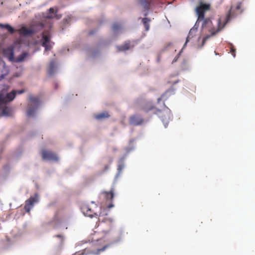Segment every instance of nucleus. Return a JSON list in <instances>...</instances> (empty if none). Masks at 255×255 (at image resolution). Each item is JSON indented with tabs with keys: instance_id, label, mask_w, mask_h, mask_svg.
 Returning a JSON list of instances; mask_svg holds the SVG:
<instances>
[{
	"instance_id": "obj_26",
	"label": "nucleus",
	"mask_w": 255,
	"mask_h": 255,
	"mask_svg": "<svg viewBox=\"0 0 255 255\" xmlns=\"http://www.w3.org/2000/svg\"><path fill=\"white\" fill-rule=\"evenodd\" d=\"M0 27L1 28H6L11 33H12L14 32V28L12 27H11L10 25H9L8 24L0 23Z\"/></svg>"
},
{
	"instance_id": "obj_22",
	"label": "nucleus",
	"mask_w": 255,
	"mask_h": 255,
	"mask_svg": "<svg viewBox=\"0 0 255 255\" xmlns=\"http://www.w3.org/2000/svg\"><path fill=\"white\" fill-rule=\"evenodd\" d=\"M174 94V91L172 89L167 90L160 98H158L157 102L159 103L161 101H164L171 95Z\"/></svg>"
},
{
	"instance_id": "obj_27",
	"label": "nucleus",
	"mask_w": 255,
	"mask_h": 255,
	"mask_svg": "<svg viewBox=\"0 0 255 255\" xmlns=\"http://www.w3.org/2000/svg\"><path fill=\"white\" fill-rule=\"evenodd\" d=\"M108 247V246H107V245L105 246L103 248H102L101 249H98L96 252H94V251L91 252L90 254H93V255H99V254L100 252L104 251L106 250V249H107Z\"/></svg>"
},
{
	"instance_id": "obj_14",
	"label": "nucleus",
	"mask_w": 255,
	"mask_h": 255,
	"mask_svg": "<svg viewBox=\"0 0 255 255\" xmlns=\"http://www.w3.org/2000/svg\"><path fill=\"white\" fill-rule=\"evenodd\" d=\"M9 102L7 101L3 103L0 102V109H1V115L5 117L10 116L12 113V109L5 106L6 103Z\"/></svg>"
},
{
	"instance_id": "obj_10",
	"label": "nucleus",
	"mask_w": 255,
	"mask_h": 255,
	"mask_svg": "<svg viewBox=\"0 0 255 255\" xmlns=\"http://www.w3.org/2000/svg\"><path fill=\"white\" fill-rule=\"evenodd\" d=\"M39 196L37 193L34 194V195L30 196L25 202V210L27 212H29L30 210L33 207L35 204L39 202Z\"/></svg>"
},
{
	"instance_id": "obj_16",
	"label": "nucleus",
	"mask_w": 255,
	"mask_h": 255,
	"mask_svg": "<svg viewBox=\"0 0 255 255\" xmlns=\"http://www.w3.org/2000/svg\"><path fill=\"white\" fill-rule=\"evenodd\" d=\"M3 54L11 62H13L14 60V51L12 47H8L3 50Z\"/></svg>"
},
{
	"instance_id": "obj_29",
	"label": "nucleus",
	"mask_w": 255,
	"mask_h": 255,
	"mask_svg": "<svg viewBox=\"0 0 255 255\" xmlns=\"http://www.w3.org/2000/svg\"><path fill=\"white\" fill-rule=\"evenodd\" d=\"M181 51H180L179 54L174 59L173 62H176L177 60V59L179 58V57L180 55L181 54Z\"/></svg>"
},
{
	"instance_id": "obj_23",
	"label": "nucleus",
	"mask_w": 255,
	"mask_h": 255,
	"mask_svg": "<svg viewBox=\"0 0 255 255\" xmlns=\"http://www.w3.org/2000/svg\"><path fill=\"white\" fill-rule=\"evenodd\" d=\"M28 53L27 52H23L21 55H19L16 58H14V60L13 62H21L23 61L28 56Z\"/></svg>"
},
{
	"instance_id": "obj_17",
	"label": "nucleus",
	"mask_w": 255,
	"mask_h": 255,
	"mask_svg": "<svg viewBox=\"0 0 255 255\" xmlns=\"http://www.w3.org/2000/svg\"><path fill=\"white\" fill-rule=\"evenodd\" d=\"M124 30L123 26L120 23H116L113 25L112 30L113 34L115 35L122 33L124 31Z\"/></svg>"
},
{
	"instance_id": "obj_38",
	"label": "nucleus",
	"mask_w": 255,
	"mask_h": 255,
	"mask_svg": "<svg viewBox=\"0 0 255 255\" xmlns=\"http://www.w3.org/2000/svg\"><path fill=\"white\" fill-rule=\"evenodd\" d=\"M177 82H178L177 81H176V82H174V84H175V83H176Z\"/></svg>"
},
{
	"instance_id": "obj_9",
	"label": "nucleus",
	"mask_w": 255,
	"mask_h": 255,
	"mask_svg": "<svg viewBox=\"0 0 255 255\" xmlns=\"http://www.w3.org/2000/svg\"><path fill=\"white\" fill-rule=\"evenodd\" d=\"M24 93L23 90L16 91L13 90L12 92L5 94L4 92L0 93V102H5V101H12L17 93L21 94Z\"/></svg>"
},
{
	"instance_id": "obj_15",
	"label": "nucleus",
	"mask_w": 255,
	"mask_h": 255,
	"mask_svg": "<svg viewBox=\"0 0 255 255\" xmlns=\"http://www.w3.org/2000/svg\"><path fill=\"white\" fill-rule=\"evenodd\" d=\"M143 122V119L139 115H132L129 119V124L133 126L140 125Z\"/></svg>"
},
{
	"instance_id": "obj_1",
	"label": "nucleus",
	"mask_w": 255,
	"mask_h": 255,
	"mask_svg": "<svg viewBox=\"0 0 255 255\" xmlns=\"http://www.w3.org/2000/svg\"><path fill=\"white\" fill-rule=\"evenodd\" d=\"M206 10H205L204 13ZM235 16L236 15L234 14L232 8L230 10L225 20L224 21L220 19L212 21L209 18L205 19L204 16L200 22V23H201L200 35L197 37V41L200 39L201 36L203 37L201 44H198V47L201 48L208 39L222 30L226 23Z\"/></svg>"
},
{
	"instance_id": "obj_37",
	"label": "nucleus",
	"mask_w": 255,
	"mask_h": 255,
	"mask_svg": "<svg viewBox=\"0 0 255 255\" xmlns=\"http://www.w3.org/2000/svg\"><path fill=\"white\" fill-rule=\"evenodd\" d=\"M67 20H68L67 19H65V22H67Z\"/></svg>"
},
{
	"instance_id": "obj_30",
	"label": "nucleus",
	"mask_w": 255,
	"mask_h": 255,
	"mask_svg": "<svg viewBox=\"0 0 255 255\" xmlns=\"http://www.w3.org/2000/svg\"><path fill=\"white\" fill-rule=\"evenodd\" d=\"M188 42H187V39L186 40V42L183 45V46L181 49V50L180 51H181V52H182L184 48H185V47L186 46V45H187V43H188Z\"/></svg>"
},
{
	"instance_id": "obj_4",
	"label": "nucleus",
	"mask_w": 255,
	"mask_h": 255,
	"mask_svg": "<svg viewBox=\"0 0 255 255\" xmlns=\"http://www.w3.org/2000/svg\"><path fill=\"white\" fill-rule=\"evenodd\" d=\"M150 111H152L153 113L157 115L161 119L164 127L166 128L172 117L169 109L164 105V109L162 111L156 110L155 111L153 107H150L147 112Z\"/></svg>"
},
{
	"instance_id": "obj_25",
	"label": "nucleus",
	"mask_w": 255,
	"mask_h": 255,
	"mask_svg": "<svg viewBox=\"0 0 255 255\" xmlns=\"http://www.w3.org/2000/svg\"><path fill=\"white\" fill-rule=\"evenodd\" d=\"M150 19L148 18H146V17H145V18H143L142 19V23L145 27V30L146 31H148L149 29V22H150Z\"/></svg>"
},
{
	"instance_id": "obj_19",
	"label": "nucleus",
	"mask_w": 255,
	"mask_h": 255,
	"mask_svg": "<svg viewBox=\"0 0 255 255\" xmlns=\"http://www.w3.org/2000/svg\"><path fill=\"white\" fill-rule=\"evenodd\" d=\"M86 54L88 57L90 58H95L99 54V51L98 50L96 49L93 48H89L86 49Z\"/></svg>"
},
{
	"instance_id": "obj_3",
	"label": "nucleus",
	"mask_w": 255,
	"mask_h": 255,
	"mask_svg": "<svg viewBox=\"0 0 255 255\" xmlns=\"http://www.w3.org/2000/svg\"><path fill=\"white\" fill-rule=\"evenodd\" d=\"M41 105V100L39 96L30 95L28 97L27 116L29 117H35Z\"/></svg>"
},
{
	"instance_id": "obj_5",
	"label": "nucleus",
	"mask_w": 255,
	"mask_h": 255,
	"mask_svg": "<svg viewBox=\"0 0 255 255\" xmlns=\"http://www.w3.org/2000/svg\"><path fill=\"white\" fill-rule=\"evenodd\" d=\"M91 203L93 204V206L91 207L89 205L84 204L83 205L81 209L83 214L86 216L89 217L90 218H92L94 217V215L95 217L99 216V220H101V217L102 216V213H99L97 212L98 210V206L94 204V202L92 201Z\"/></svg>"
},
{
	"instance_id": "obj_35",
	"label": "nucleus",
	"mask_w": 255,
	"mask_h": 255,
	"mask_svg": "<svg viewBox=\"0 0 255 255\" xmlns=\"http://www.w3.org/2000/svg\"><path fill=\"white\" fill-rule=\"evenodd\" d=\"M48 26H49V27H51V23H50L49 21H48Z\"/></svg>"
},
{
	"instance_id": "obj_11",
	"label": "nucleus",
	"mask_w": 255,
	"mask_h": 255,
	"mask_svg": "<svg viewBox=\"0 0 255 255\" xmlns=\"http://www.w3.org/2000/svg\"><path fill=\"white\" fill-rule=\"evenodd\" d=\"M41 156L44 160L47 161H56L59 159L55 153L47 150H43L41 151Z\"/></svg>"
},
{
	"instance_id": "obj_2",
	"label": "nucleus",
	"mask_w": 255,
	"mask_h": 255,
	"mask_svg": "<svg viewBox=\"0 0 255 255\" xmlns=\"http://www.w3.org/2000/svg\"><path fill=\"white\" fill-rule=\"evenodd\" d=\"M210 4L201 2L199 5L196 8V14L198 18L195 25L189 32L187 37V42L191 41L194 44H195L196 42H198L197 38L196 41L194 40V38L195 37L196 33L197 32V30L200 24L201 20L204 16V11L205 10H208ZM199 41V40H198V41Z\"/></svg>"
},
{
	"instance_id": "obj_18",
	"label": "nucleus",
	"mask_w": 255,
	"mask_h": 255,
	"mask_svg": "<svg viewBox=\"0 0 255 255\" xmlns=\"http://www.w3.org/2000/svg\"><path fill=\"white\" fill-rule=\"evenodd\" d=\"M101 197H103L107 200H112L114 197V189L112 188L110 192L103 191L100 194Z\"/></svg>"
},
{
	"instance_id": "obj_7",
	"label": "nucleus",
	"mask_w": 255,
	"mask_h": 255,
	"mask_svg": "<svg viewBox=\"0 0 255 255\" xmlns=\"http://www.w3.org/2000/svg\"><path fill=\"white\" fill-rule=\"evenodd\" d=\"M43 27L44 24L43 23L37 22L34 23L31 29H28L25 26H23L18 29V31L20 35L24 36H28L41 29Z\"/></svg>"
},
{
	"instance_id": "obj_36",
	"label": "nucleus",
	"mask_w": 255,
	"mask_h": 255,
	"mask_svg": "<svg viewBox=\"0 0 255 255\" xmlns=\"http://www.w3.org/2000/svg\"><path fill=\"white\" fill-rule=\"evenodd\" d=\"M108 168H109V167H108V166H106V169H108Z\"/></svg>"
},
{
	"instance_id": "obj_21",
	"label": "nucleus",
	"mask_w": 255,
	"mask_h": 255,
	"mask_svg": "<svg viewBox=\"0 0 255 255\" xmlns=\"http://www.w3.org/2000/svg\"><path fill=\"white\" fill-rule=\"evenodd\" d=\"M110 117V115L107 112H103L94 115L96 120L99 121H103Z\"/></svg>"
},
{
	"instance_id": "obj_12",
	"label": "nucleus",
	"mask_w": 255,
	"mask_h": 255,
	"mask_svg": "<svg viewBox=\"0 0 255 255\" xmlns=\"http://www.w3.org/2000/svg\"><path fill=\"white\" fill-rule=\"evenodd\" d=\"M154 0H137L138 2L144 9L143 15L146 16L150 9V5L153 3Z\"/></svg>"
},
{
	"instance_id": "obj_34",
	"label": "nucleus",
	"mask_w": 255,
	"mask_h": 255,
	"mask_svg": "<svg viewBox=\"0 0 255 255\" xmlns=\"http://www.w3.org/2000/svg\"><path fill=\"white\" fill-rule=\"evenodd\" d=\"M57 237L59 238H61L62 239H63V236L61 235H58L57 236Z\"/></svg>"
},
{
	"instance_id": "obj_24",
	"label": "nucleus",
	"mask_w": 255,
	"mask_h": 255,
	"mask_svg": "<svg viewBox=\"0 0 255 255\" xmlns=\"http://www.w3.org/2000/svg\"><path fill=\"white\" fill-rule=\"evenodd\" d=\"M117 48L120 51H125L130 49L131 48V45L129 43L127 42L121 46H118Z\"/></svg>"
},
{
	"instance_id": "obj_8",
	"label": "nucleus",
	"mask_w": 255,
	"mask_h": 255,
	"mask_svg": "<svg viewBox=\"0 0 255 255\" xmlns=\"http://www.w3.org/2000/svg\"><path fill=\"white\" fill-rule=\"evenodd\" d=\"M36 43H39L45 47V51L50 49L52 43L50 41V36L48 33L43 32L38 37Z\"/></svg>"
},
{
	"instance_id": "obj_28",
	"label": "nucleus",
	"mask_w": 255,
	"mask_h": 255,
	"mask_svg": "<svg viewBox=\"0 0 255 255\" xmlns=\"http://www.w3.org/2000/svg\"><path fill=\"white\" fill-rule=\"evenodd\" d=\"M230 44L231 45V52L232 53V55L233 57H235L236 54L235 52L236 51V49L234 48V46L232 44L230 43Z\"/></svg>"
},
{
	"instance_id": "obj_6",
	"label": "nucleus",
	"mask_w": 255,
	"mask_h": 255,
	"mask_svg": "<svg viewBox=\"0 0 255 255\" xmlns=\"http://www.w3.org/2000/svg\"><path fill=\"white\" fill-rule=\"evenodd\" d=\"M133 142V140H130V143H129V147H127L125 149V154L123 155L119 159L118 164V172L116 174L114 181L116 182V180L119 178L120 177L121 173L123 170V169L125 167V164H124V160L128 154V153H129L130 151H132L133 149V147L132 145H131V143Z\"/></svg>"
},
{
	"instance_id": "obj_32",
	"label": "nucleus",
	"mask_w": 255,
	"mask_h": 255,
	"mask_svg": "<svg viewBox=\"0 0 255 255\" xmlns=\"http://www.w3.org/2000/svg\"><path fill=\"white\" fill-rule=\"evenodd\" d=\"M114 204L113 203H111L108 206V208L111 209V208L114 207Z\"/></svg>"
},
{
	"instance_id": "obj_31",
	"label": "nucleus",
	"mask_w": 255,
	"mask_h": 255,
	"mask_svg": "<svg viewBox=\"0 0 255 255\" xmlns=\"http://www.w3.org/2000/svg\"><path fill=\"white\" fill-rule=\"evenodd\" d=\"M241 2L239 3L238 5L236 6L237 9H240L241 8Z\"/></svg>"
},
{
	"instance_id": "obj_33",
	"label": "nucleus",
	"mask_w": 255,
	"mask_h": 255,
	"mask_svg": "<svg viewBox=\"0 0 255 255\" xmlns=\"http://www.w3.org/2000/svg\"><path fill=\"white\" fill-rule=\"evenodd\" d=\"M4 76H5V75H4V74H1V75H0V81L1 79H3V78H4Z\"/></svg>"
},
{
	"instance_id": "obj_13",
	"label": "nucleus",
	"mask_w": 255,
	"mask_h": 255,
	"mask_svg": "<svg viewBox=\"0 0 255 255\" xmlns=\"http://www.w3.org/2000/svg\"><path fill=\"white\" fill-rule=\"evenodd\" d=\"M46 21H48L52 18H56V19H59L61 17V15L58 13L57 10H55L54 8H50L49 9V12L46 15H44Z\"/></svg>"
},
{
	"instance_id": "obj_20",
	"label": "nucleus",
	"mask_w": 255,
	"mask_h": 255,
	"mask_svg": "<svg viewBox=\"0 0 255 255\" xmlns=\"http://www.w3.org/2000/svg\"><path fill=\"white\" fill-rule=\"evenodd\" d=\"M57 70V65L53 60L50 61L48 67V73L50 76L55 74Z\"/></svg>"
}]
</instances>
